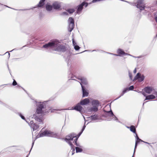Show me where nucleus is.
Segmentation results:
<instances>
[{
    "label": "nucleus",
    "mask_w": 157,
    "mask_h": 157,
    "mask_svg": "<svg viewBox=\"0 0 157 157\" xmlns=\"http://www.w3.org/2000/svg\"><path fill=\"white\" fill-rule=\"evenodd\" d=\"M39 135L40 137L44 136L55 137L56 136V134L53 132L47 130H45L43 132L39 133Z\"/></svg>",
    "instance_id": "obj_1"
},
{
    "label": "nucleus",
    "mask_w": 157,
    "mask_h": 157,
    "mask_svg": "<svg viewBox=\"0 0 157 157\" xmlns=\"http://www.w3.org/2000/svg\"><path fill=\"white\" fill-rule=\"evenodd\" d=\"M135 4L137 7L139 8L140 10H144L145 6L144 3V0H137Z\"/></svg>",
    "instance_id": "obj_2"
},
{
    "label": "nucleus",
    "mask_w": 157,
    "mask_h": 157,
    "mask_svg": "<svg viewBox=\"0 0 157 157\" xmlns=\"http://www.w3.org/2000/svg\"><path fill=\"white\" fill-rule=\"evenodd\" d=\"M88 6V3L85 2H83L81 4L77 6L76 13L77 14H80L82 12L83 9V6H85V7H87Z\"/></svg>",
    "instance_id": "obj_3"
},
{
    "label": "nucleus",
    "mask_w": 157,
    "mask_h": 157,
    "mask_svg": "<svg viewBox=\"0 0 157 157\" xmlns=\"http://www.w3.org/2000/svg\"><path fill=\"white\" fill-rule=\"evenodd\" d=\"M55 47H56L55 49V50L56 51L64 52L66 50V48L65 46L58 44L57 42V44Z\"/></svg>",
    "instance_id": "obj_4"
},
{
    "label": "nucleus",
    "mask_w": 157,
    "mask_h": 157,
    "mask_svg": "<svg viewBox=\"0 0 157 157\" xmlns=\"http://www.w3.org/2000/svg\"><path fill=\"white\" fill-rule=\"evenodd\" d=\"M144 75H141L140 73H138L134 78V80H136L138 79V82H141L143 81L144 79Z\"/></svg>",
    "instance_id": "obj_5"
},
{
    "label": "nucleus",
    "mask_w": 157,
    "mask_h": 157,
    "mask_svg": "<svg viewBox=\"0 0 157 157\" xmlns=\"http://www.w3.org/2000/svg\"><path fill=\"white\" fill-rule=\"evenodd\" d=\"M57 44V42L56 41H53L52 42H49L47 44L44 45L43 47L45 48H47L48 47H55L56 46V45Z\"/></svg>",
    "instance_id": "obj_6"
},
{
    "label": "nucleus",
    "mask_w": 157,
    "mask_h": 157,
    "mask_svg": "<svg viewBox=\"0 0 157 157\" xmlns=\"http://www.w3.org/2000/svg\"><path fill=\"white\" fill-rule=\"evenodd\" d=\"M44 109V105L43 104H40L39 105L37 109L36 112L37 114H42L44 113L43 109Z\"/></svg>",
    "instance_id": "obj_7"
},
{
    "label": "nucleus",
    "mask_w": 157,
    "mask_h": 157,
    "mask_svg": "<svg viewBox=\"0 0 157 157\" xmlns=\"http://www.w3.org/2000/svg\"><path fill=\"white\" fill-rule=\"evenodd\" d=\"M76 134L73 133H71L69 135L67 136L65 138V140H72L73 139L75 138Z\"/></svg>",
    "instance_id": "obj_8"
},
{
    "label": "nucleus",
    "mask_w": 157,
    "mask_h": 157,
    "mask_svg": "<svg viewBox=\"0 0 157 157\" xmlns=\"http://www.w3.org/2000/svg\"><path fill=\"white\" fill-rule=\"evenodd\" d=\"M52 6L54 9L58 10L61 7V4L58 2H55L52 4Z\"/></svg>",
    "instance_id": "obj_9"
},
{
    "label": "nucleus",
    "mask_w": 157,
    "mask_h": 157,
    "mask_svg": "<svg viewBox=\"0 0 157 157\" xmlns=\"http://www.w3.org/2000/svg\"><path fill=\"white\" fill-rule=\"evenodd\" d=\"M77 78L78 79L80 80L81 81V82H80V84L81 86V87H82V86H83L82 84H84L85 85H86L87 84V82L86 80V79L83 78V77H81V78Z\"/></svg>",
    "instance_id": "obj_10"
},
{
    "label": "nucleus",
    "mask_w": 157,
    "mask_h": 157,
    "mask_svg": "<svg viewBox=\"0 0 157 157\" xmlns=\"http://www.w3.org/2000/svg\"><path fill=\"white\" fill-rule=\"evenodd\" d=\"M153 90V88L151 87L147 86L144 89V91L147 94H150Z\"/></svg>",
    "instance_id": "obj_11"
},
{
    "label": "nucleus",
    "mask_w": 157,
    "mask_h": 157,
    "mask_svg": "<svg viewBox=\"0 0 157 157\" xmlns=\"http://www.w3.org/2000/svg\"><path fill=\"white\" fill-rule=\"evenodd\" d=\"M117 52L118 54L117 55V54H114V55L116 56H121V55H128V54L127 53H125L123 50H122L121 49L119 48L118 49L117 51Z\"/></svg>",
    "instance_id": "obj_12"
},
{
    "label": "nucleus",
    "mask_w": 157,
    "mask_h": 157,
    "mask_svg": "<svg viewBox=\"0 0 157 157\" xmlns=\"http://www.w3.org/2000/svg\"><path fill=\"white\" fill-rule=\"evenodd\" d=\"M90 101V99L88 98H86L81 101L80 103L81 105H84L88 104Z\"/></svg>",
    "instance_id": "obj_13"
},
{
    "label": "nucleus",
    "mask_w": 157,
    "mask_h": 157,
    "mask_svg": "<svg viewBox=\"0 0 157 157\" xmlns=\"http://www.w3.org/2000/svg\"><path fill=\"white\" fill-rule=\"evenodd\" d=\"M82 97L88 96L89 93L85 88L83 86H82Z\"/></svg>",
    "instance_id": "obj_14"
},
{
    "label": "nucleus",
    "mask_w": 157,
    "mask_h": 157,
    "mask_svg": "<svg viewBox=\"0 0 157 157\" xmlns=\"http://www.w3.org/2000/svg\"><path fill=\"white\" fill-rule=\"evenodd\" d=\"M80 103H78L75 107L74 109L79 112H81L82 109V107L80 105Z\"/></svg>",
    "instance_id": "obj_15"
},
{
    "label": "nucleus",
    "mask_w": 157,
    "mask_h": 157,
    "mask_svg": "<svg viewBox=\"0 0 157 157\" xmlns=\"http://www.w3.org/2000/svg\"><path fill=\"white\" fill-rule=\"evenodd\" d=\"M92 105L94 106L98 107L100 105V103L98 100H93L92 102Z\"/></svg>",
    "instance_id": "obj_16"
},
{
    "label": "nucleus",
    "mask_w": 157,
    "mask_h": 157,
    "mask_svg": "<svg viewBox=\"0 0 157 157\" xmlns=\"http://www.w3.org/2000/svg\"><path fill=\"white\" fill-rule=\"evenodd\" d=\"M71 141L72 140H66V141L71 146V148L72 149V151H73L74 152V151L75 150V148H74V146L72 144V143L71 142Z\"/></svg>",
    "instance_id": "obj_17"
},
{
    "label": "nucleus",
    "mask_w": 157,
    "mask_h": 157,
    "mask_svg": "<svg viewBox=\"0 0 157 157\" xmlns=\"http://www.w3.org/2000/svg\"><path fill=\"white\" fill-rule=\"evenodd\" d=\"M155 97L154 95L151 94L146 96L145 100H151L155 99Z\"/></svg>",
    "instance_id": "obj_18"
},
{
    "label": "nucleus",
    "mask_w": 157,
    "mask_h": 157,
    "mask_svg": "<svg viewBox=\"0 0 157 157\" xmlns=\"http://www.w3.org/2000/svg\"><path fill=\"white\" fill-rule=\"evenodd\" d=\"M128 128H130V131L134 133L136 132V129L135 127L133 125H131L130 127H128Z\"/></svg>",
    "instance_id": "obj_19"
},
{
    "label": "nucleus",
    "mask_w": 157,
    "mask_h": 157,
    "mask_svg": "<svg viewBox=\"0 0 157 157\" xmlns=\"http://www.w3.org/2000/svg\"><path fill=\"white\" fill-rule=\"evenodd\" d=\"M42 116H37L35 117L36 120L38 121L39 122H42L43 121V120L42 118Z\"/></svg>",
    "instance_id": "obj_20"
},
{
    "label": "nucleus",
    "mask_w": 157,
    "mask_h": 157,
    "mask_svg": "<svg viewBox=\"0 0 157 157\" xmlns=\"http://www.w3.org/2000/svg\"><path fill=\"white\" fill-rule=\"evenodd\" d=\"M45 0H40L37 5V7H41L44 5V2Z\"/></svg>",
    "instance_id": "obj_21"
},
{
    "label": "nucleus",
    "mask_w": 157,
    "mask_h": 157,
    "mask_svg": "<svg viewBox=\"0 0 157 157\" xmlns=\"http://www.w3.org/2000/svg\"><path fill=\"white\" fill-rule=\"evenodd\" d=\"M52 5L47 4L46 6V9L47 11H50L52 9Z\"/></svg>",
    "instance_id": "obj_22"
},
{
    "label": "nucleus",
    "mask_w": 157,
    "mask_h": 157,
    "mask_svg": "<svg viewBox=\"0 0 157 157\" xmlns=\"http://www.w3.org/2000/svg\"><path fill=\"white\" fill-rule=\"evenodd\" d=\"M98 107L97 106H94L90 108V111H93L94 112H96L98 111Z\"/></svg>",
    "instance_id": "obj_23"
},
{
    "label": "nucleus",
    "mask_w": 157,
    "mask_h": 157,
    "mask_svg": "<svg viewBox=\"0 0 157 157\" xmlns=\"http://www.w3.org/2000/svg\"><path fill=\"white\" fill-rule=\"evenodd\" d=\"M39 127V126L38 125L35 123L31 128L33 129V131H34L38 129Z\"/></svg>",
    "instance_id": "obj_24"
},
{
    "label": "nucleus",
    "mask_w": 157,
    "mask_h": 157,
    "mask_svg": "<svg viewBox=\"0 0 157 157\" xmlns=\"http://www.w3.org/2000/svg\"><path fill=\"white\" fill-rule=\"evenodd\" d=\"M74 24H69V28L70 32H71L73 29L74 27Z\"/></svg>",
    "instance_id": "obj_25"
},
{
    "label": "nucleus",
    "mask_w": 157,
    "mask_h": 157,
    "mask_svg": "<svg viewBox=\"0 0 157 157\" xmlns=\"http://www.w3.org/2000/svg\"><path fill=\"white\" fill-rule=\"evenodd\" d=\"M90 118L92 120H96L98 118V116L97 115H94L90 116Z\"/></svg>",
    "instance_id": "obj_26"
},
{
    "label": "nucleus",
    "mask_w": 157,
    "mask_h": 157,
    "mask_svg": "<svg viewBox=\"0 0 157 157\" xmlns=\"http://www.w3.org/2000/svg\"><path fill=\"white\" fill-rule=\"evenodd\" d=\"M85 128V125H84L81 130V131L78 134L77 136H77V137H78V138L82 134V132L84 130Z\"/></svg>",
    "instance_id": "obj_27"
},
{
    "label": "nucleus",
    "mask_w": 157,
    "mask_h": 157,
    "mask_svg": "<svg viewBox=\"0 0 157 157\" xmlns=\"http://www.w3.org/2000/svg\"><path fill=\"white\" fill-rule=\"evenodd\" d=\"M67 11L69 13L71 14L72 13L75 11V10L74 9H69L67 10Z\"/></svg>",
    "instance_id": "obj_28"
},
{
    "label": "nucleus",
    "mask_w": 157,
    "mask_h": 157,
    "mask_svg": "<svg viewBox=\"0 0 157 157\" xmlns=\"http://www.w3.org/2000/svg\"><path fill=\"white\" fill-rule=\"evenodd\" d=\"M69 24H74V21L72 17H69L68 19Z\"/></svg>",
    "instance_id": "obj_29"
},
{
    "label": "nucleus",
    "mask_w": 157,
    "mask_h": 157,
    "mask_svg": "<svg viewBox=\"0 0 157 157\" xmlns=\"http://www.w3.org/2000/svg\"><path fill=\"white\" fill-rule=\"evenodd\" d=\"M140 142H144V141H143L141 140H138V139L136 140V143H135V149L136 148L137 146V144L138 143H139Z\"/></svg>",
    "instance_id": "obj_30"
},
{
    "label": "nucleus",
    "mask_w": 157,
    "mask_h": 157,
    "mask_svg": "<svg viewBox=\"0 0 157 157\" xmlns=\"http://www.w3.org/2000/svg\"><path fill=\"white\" fill-rule=\"evenodd\" d=\"M75 149L76 152H81L82 151V149L78 147H76Z\"/></svg>",
    "instance_id": "obj_31"
},
{
    "label": "nucleus",
    "mask_w": 157,
    "mask_h": 157,
    "mask_svg": "<svg viewBox=\"0 0 157 157\" xmlns=\"http://www.w3.org/2000/svg\"><path fill=\"white\" fill-rule=\"evenodd\" d=\"M75 137H76V138L74 140V142H75V144L77 146H78V145L77 143V141L78 139V137H77V136H75Z\"/></svg>",
    "instance_id": "obj_32"
},
{
    "label": "nucleus",
    "mask_w": 157,
    "mask_h": 157,
    "mask_svg": "<svg viewBox=\"0 0 157 157\" xmlns=\"http://www.w3.org/2000/svg\"><path fill=\"white\" fill-rule=\"evenodd\" d=\"M107 113L108 115H109L110 116L113 115V113L111 111L107 112Z\"/></svg>",
    "instance_id": "obj_33"
},
{
    "label": "nucleus",
    "mask_w": 157,
    "mask_h": 157,
    "mask_svg": "<svg viewBox=\"0 0 157 157\" xmlns=\"http://www.w3.org/2000/svg\"><path fill=\"white\" fill-rule=\"evenodd\" d=\"M35 123H34L33 121H31L29 123V125L30 126L32 127L33 125V124H34Z\"/></svg>",
    "instance_id": "obj_34"
},
{
    "label": "nucleus",
    "mask_w": 157,
    "mask_h": 157,
    "mask_svg": "<svg viewBox=\"0 0 157 157\" xmlns=\"http://www.w3.org/2000/svg\"><path fill=\"white\" fill-rule=\"evenodd\" d=\"M74 48L76 50H78L80 49V47L78 45H75L74 46Z\"/></svg>",
    "instance_id": "obj_35"
},
{
    "label": "nucleus",
    "mask_w": 157,
    "mask_h": 157,
    "mask_svg": "<svg viewBox=\"0 0 157 157\" xmlns=\"http://www.w3.org/2000/svg\"><path fill=\"white\" fill-rule=\"evenodd\" d=\"M17 84V83L16 81L14 79H13V81L12 83V85L13 86H15Z\"/></svg>",
    "instance_id": "obj_36"
},
{
    "label": "nucleus",
    "mask_w": 157,
    "mask_h": 157,
    "mask_svg": "<svg viewBox=\"0 0 157 157\" xmlns=\"http://www.w3.org/2000/svg\"><path fill=\"white\" fill-rule=\"evenodd\" d=\"M134 88V86H131L128 88V90H132Z\"/></svg>",
    "instance_id": "obj_37"
},
{
    "label": "nucleus",
    "mask_w": 157,
    "mask_h": 157,
    "mask_svg": "<svg viewBox=\"0 0 157 157\" xmlns=\"http://www.w3.org/2000/svg\"><path fill=\"white\" fill-rule=\"evenodd\" d=\"M136 134V140L137 139H138V140H141V139H140L139 138V137L138 136V135H137V134L136 133H136H135Z\"/></svg>",
    "instance_id": "obj_38"
},
{
    "label": "nucleus",
    "mask_w": 157,
    "mask_h": 157,
    "mask_svg": "<svg viewBox=\"0 0 157 157\" xmlns=\"http://www.w3.org/2000/svg\"><path fill=\"white\" fill-rule=\"evenodd\" d=\"M128 90V88H126V89H124V90L123 91V94L122 95H123L124 94L125 92H126Z\"/></svg>",
    "instance_id": "obj_39"
},
{
    "label": "nucleus",
    "mask_w": 157,
    "mask_h": 157,
    "mask_svg": "<svg viewBox=\"0 0 157 157\" xmlns=\"http://www.w3.org/2000/svg\"><path fill=\"white\" fill-rule=\"evenodd\" d=\"M72 42H73V44L74 46L75 45H76V43L75 41L74 40V39H72Z\"/></svg>",
    "instance_id": "obj_40"
},
{
    "label": "nucleus",
    "mask_w": 157,
    "mask_h": 157,
    "mask_svg": "<svg viewBox=\"0 0 157 157\" xmlns=\"http://www.w3.org/2000/svg\"><path fill=\"white\" fill-rule=\"evenodd\" d=\"M20 116L22 119H23L24 120H25V118L24 116H23L21 114H20Z\"/></svg>",
    "instance_id": "obj_41"
},
{
    "label": "nucleus",
    "mask_w": 157,
    "mask_h": 157,
    "mask_svg": "<svg viewBox=\"0 0 157 157\" xmlns=\"http://www.w3.org/2000/svg\"><path fill=\"white\" fill-rule=\"evenodd\" d=\"M142 94H143V95L144 96H146V94L144 93V92H142Z\"/></svg>",
    "instance_id": "obj_42"
},
{
    "label": "nucleus",
    "mask_w": 157,
    "mask_h": 157,
    "mask_svg": "<svg viewBox=\"0 0 157 157\" xmlns=\"http://www.w3.org/2000/svg\"><path fill=\"white\" fill-rule=\"evenodd\" d=\"M155 20L157 23V17H155Z\"/></svg>",
    "instance_id": "obj_43"
},
{
    "label": "nucleus",
    "mask_w": 157,
    "mask_h": 157,
    "mask_svg": "<svg viewBox=\"0 0 157 157\" xmlns=\"http://www.w3.org/2000/svg\"><path fill=\"white\" fill-rule=\"evenodd\" d=\"M63 14H65V15H67L68 14L67 13V12H63Z\"/></svg>",
    "instance_id": "obj_44"
},
{
    "label": "nucleus",
    "mask_w": 157,
    "mask_h": 157,
    "mask_svg": "<svg viewBox=\"0 0 157 157\" xmlns=\"http://www.w3.org/2000/svg\"><path fill=\"white\" fill-rule=\"evenodd\" d=\"M136 69H135L134 71V73H136Z\"/></svg>",
    "instance_id": "obj_45"
},
{
    "label": "nucleus",
    "mask_w": 157,
    "mask_h": 157,
    "mask_svg": "<svg viewBox=\"0 0 157 157\" xmlns=\"http://www.w3.org/2000/svg\"><path fill=\"white\" fill-rule=\"evenodd\" d=\"M156 36L157 37V35H156Z\"/></svg>",
    "instance_id": "obj_46"
},
{
    "label": "nucleus",
    "mask_w": 157,
    "mask_h": 157,
    "mask_svg": "<svg viewBox=\"0 0 157 157\" xmlns=\"http://www.w3.org/2000/svg\"><path fill=\"white\" fill-rule=\"evenodd\" d=\"M156 3L157 4V1H156Z\"/></svg>",
    "instance_id": "obj_47"
},
{
    "label": "nucleus",
    "mask_w": 157,
    "mask_h": 157,
    "mask_svg": "<svg viewBox=\"0 0 157 157\" xmlns=\"http://www.w3.org/2000/svg\"><path fill=\"white\" fill-rule=\"evenodd\" d=\"M132 157H133V156Z\"/></svg>",
    "instance_id": "obj_48"
}]
</instances>
